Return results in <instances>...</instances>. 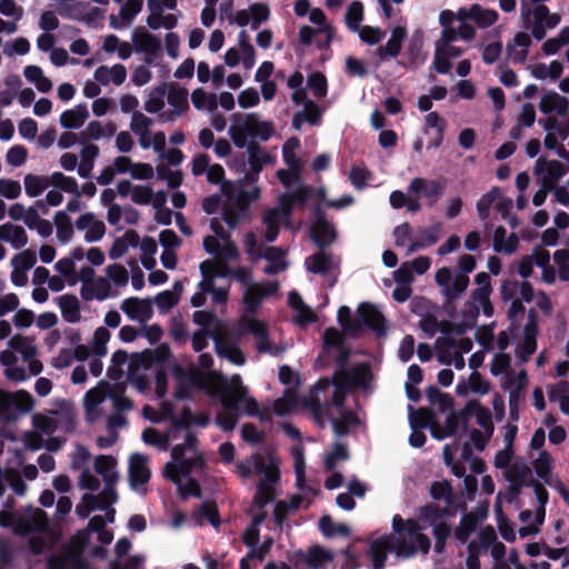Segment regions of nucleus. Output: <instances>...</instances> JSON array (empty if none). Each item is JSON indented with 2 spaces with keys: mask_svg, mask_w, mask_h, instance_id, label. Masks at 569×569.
I'll return each instance as SVG.
<instances>
[{
  "mask_svg": "<svg viewBox=\"0 0 569 569\" xmlns=\"http://www.w3.org/2000/svg\"><path fill=\"white\" fill-rule=\"evenodd\" d=\"M142 440L147 445L157 447L158 449H160L162 451L168 450L169 445H170L169 435L161 433L154 428H147L146 430H143Z\"/></svg>",
  "mask_w": 569,
  "mask_h": 569,
  "instance_id": "774afa93",
  "label": "nucleus"
},
{
  "mask_svg": "<svg viewBox=\"0 0 569 569\" xmlns=\"http://www.w3.org/2000/svg\"><path fill=\"white\" fill-rule=\"evenodd\" d=\"M472 21H475L479 28H488L497 22L498 12L493 9H485L479 4H472Z\"/></svg>",
  "mask_w": 569,
  "mask_h": 569,
  "instance_id": "052dcab7",
  "label": "nucleus"
},
{
  "mask_svg": "<svg viewBox=\"0 0 569 569\" xmlns=\"http://www.w3.org/2000/svg\"><path fill=\"white\" fill-rule=\"evenodd\" d=\"M335 558L336 555L333 552L315 545L308 548L307 551L297 553L295 566L297 569H303V567L321 569L326 563L332 562Z\"/></svg>",
  "mask_w": 569,
  "mask_h": 569,
  "instance_id": "9b49d317",
  "label": "nucleus"
},
{
  "mask_svg": "<svg viewBox=\"0 0 569 569\" xmlns=\"http://www.w3.org/2000/svg\"><path fill=\"white\" fill-rule=\"evenodd\" d=\"M446 128L447 122L438 112L430 111L426 114L422 131L425 134L430 136L427 144L428 149H438L442 144Z\"/></svg>",
  "mask_w": 569,
  "mask_h": 569,
  "instance_id": "a211bd4d",
  "label": "nucleus"
},
{
  "mask_svg": "<svg viewBox=\"0 0 569 569\" xmlns=\"http://www.w3.org/2000/svg\"><path fill=\"white\" fill-rule=\"evenodd\" d=\"M441 228V222H437L428 228H420L418 230L419 237L408 246V253H412L419 249L428 248L437 243Z\"/></svg>",
  "mask_w": 569,
  "mask_h": 569,
  "instance_id": "473e14b6",
  "label": "nucleus"
},
{
  "mask_svg": "<svg viewBox=\"0 0 569 569\" xmlns=\"http://www.w3.org/2000/svg\"><path fill=\"white\" fill-rule=\"evenodd\" d=\"M131 41L134 52L143 54V62L147 66L156 63L157 59L161 56L160 39L143 27H138L133 30Z\"/></svg>",
  "mask_w": 569,
  "mask_h": 569,
  "instance_id": "1a4fd4ad",
  "label": "nucleus"
},
{
  "mask_svg": "<svg viewBox=\"0 0 569 569\" xmlns=\"http://www.w3.org/2000/svg\"><path fill=\"white\" fill-rule=\"evenodd\" d=\"M462 53L463 49L455 46L453 42L435 43L433 69L440 74H447L452 68L450 60Z\"/></svg>",
  "mask_w": 569,
  "mask_h": 569,
  "instance_id": "6ab92c4d",
  "label": "nucleus"
},
{
  "mask_svg": "<svg viewBox=\"0 0 569 569\" xmlns=\"http://www.w3.org/2000/svg\"><path fill=\"white\" fill-rule=\"evenodd\" d=\"M299 146V140L297 138H291L282 147L283 161L293 171L301 170L300 159L297 157L295 151Z\"/></svg>",
  "mask_w": 569,
  "mask_h": 569,
  "instance_id": "0e129e2a",
  "label": "nucleus"
},
{
  "mask_svg": "<svg viewBox=\"0 0 569 569\" xmlns=\"http://www.w3.org/2000/svg\"><path fill=\"white\" fill-rule=\"evenodd\" d=\"M54 224L58 241L62 244L70 242L73 237V226L69 216L64 211H58L54 216Z\"/></svg>",
  "mask_w": 569,
  "mask_h": 569,
  "instance_id": "864d4df0",
  "label": "nucleus"
},
{
  "mask_svg": "<svg viewBox=\"0 0 569 569\" xmlns=\"http://www.w3.org/2000/svg\"><path fill=\"white\" fill-rule=\"evenodd\" d=\"M446 349L442 350V346L440 340H437V351L438 358L441 363L453 365V367L458 370L463 369L465 359L461 352H457L456 350V341L455 340H446L445 341Z\"/></svg>",
  "mask_w": 569,
  "mask_h": 569,
  "instance_id": "a19ab883",
  "label": "nucleus"
},
{
  "mask_svg": "<svg viewBox=\"0 0 569 569\" xmlns=\"http://www.w3.org/2000/svg\"><path fill=\"white\" fill-rule=\"evenodd\" d=\"M319 529L327 538L336 536L347 537L350 535V528L346 523H336L329 516H322L320 518Z\"/></svg>",
  "mask_w": 569,
  "mask_h": 569,
  "instance_id": "4d7b16f0",
  "label": "nucleus"
},
{
  "mask_svg": "<svg viewBox=\"0 0 569 569\" xmlns=\"http://www.w3.org/2000/svg\"><path fill=\"white\" fill-rule=\"evenodd\" d=\"M406 36L407 32L403 28H395L387 43L377 48L376 56H378L381 60L398 57L401 51L402 41L406 38Z\"/></svg>",
  "mask_w": 569,
  "mask_h": 569,
  "instance_id": "f704fd0d",
  "label": "nucleus"
},
{
  "mask_svg": "<svg viewBox=\"0 0 569 569\" xmlns=\"http://www.w3.org/2000/svg\"><path fill=\"white\" fill-rule=\"evenodd\" d=\"M110 290L111 286L108 279L98 277L87 282L86 286H81L80 295L86 301L94 299L101 301L109 297Z\"/></svg>",
  "mask_w": 569,
  "mask_h": 569,
  "instance_id": "c756f323",
  "label": "nucleus"
},
{
  "mask_svg": "<svg viewBox=\"0 0 569 569\" xmlns=\"http://www.w3.org/2000/svg\"><path fill=\"white\" fill-rule=\"evenodd\" d=\"M475 268V257L471 254H462L458 259L459 271L453 273L450 268L442 267L436 272L435 280L440 287L441 295L446 298V308L459 299L467 290L470 283L468 273L472 272Z\"/></svg>",
  "mask_w": 569,
  "mask_h": 569,
  "instance_id": "423d86ee",
  "label": "nucleus"
},
{
  "mask_svg": "<svg viewBox=\"0 0 569 569\" xmlns=\"http://www.w3.org/2000/svg\"><path fill=\"white\" fill-rule=\"evenodd\" d=\"M203 466L204 457L198 448V438L188 431L183 442L171 449V460L166 463L163 476L172 482H178L182 478L199 473Z\"/></svg>",
  "mask_w": 569,
  "mask_h": 569,
  "instance_id": "39448f33",
  "label": "nucleus"
},
{
  "mask_svg": "<svg viewBox=\"0 0 569 569\" xmlns=\"http://www.w3.org/2000/svg\"><path fill=\"white\" fill-rule=\"evenodd\" d=\"M391 529V533L387 536L397 558L409 559L419 552L427 555L430 551V538L422 532L425 527L418 520L413 518L403 519L400 515H395Z\"/></svg>",
  "mask_w": 569,
  "mask_h": 569,
  "instance_id": "20e7f679",
  "label": "nucleus"
},
{
  "mask_svg": "<svg viewBox=\"0 0 569 569\" xmlns=\"http://www.w3.org/2000/svg\"><path fill=\"white\" fill-rule=\"evenodd\" d=\"M248 170L243 179L237 184H222V193L227 197L223 206V219L231 229H236L241 221L249 217L250 203L259 199L260 188L257 186L259 174L263 167L273 161L257 141H250L247 147Z\"/></svg>",
  "mask_w": 569,
  "mask_h": 569,
  "instance_id": "f257e3e1",
  "label": "nucleus"
},
{
  "mask_svg": "<svg viewBox=\"0 0 569 569\" xmlns=\"http://www.w3.org/2000/svg\"><path fill=\"white\" fill-rule=\"evenodd\" d=\"M166 89L163 86L154 87L144 101V110L149 113H158L164 107Z\"/></svg>",
  "mask_w": 569,
  "mask_h": 569,
  "instance_id": "e2e57ef3",
  "label": "nucleus"
},
{
  "mask_svg": "<svg viewBox=\"0 0 569 569\" xmlns=\"http://www.w3.org/2000/svg\"><path fill=\"white\" fill-rule=\"evenodd\" d=\"M535 172L540 176L541 184L553 189L557 182L567 173V169L558 160L539 158L535 164Z\"/></svg>",
  "mask_w": 569,
  "mask_h": 569,
  "instance_id": "dca6fc26",
  "label": "nucleus"
},
{
  "mask_svg": "<svg viewBox=\"0 0 569 569\" xmlns=\"http://www.w3.org/2000/svg\"><path fill=\"white\" fill-rule=\"evenodd\" d=\"M429 492L433 500H445L446 507L455 509V497L452 495V487L448 480L433 481L430 485Z\"/></svg>",
  "mask_w": 569,
  "mask_h": 569,
  "instance_id": "6e6d98bb",
  "label": "nucleus"
},
{
  "mask_svg": "<svg viewBox=\"0 0 569 569\" xmlns=\"http://www.w3.org/2000/svg\"><path fill=\"white\" fill-rule=\"evenodd\" d=\"M539 109L546 114L555 113L557 116H565L569 109V100L555 91H549L542 94Z\"/></svg>",
  "mask_w": 569,
  "mask_h": 569,
  "instance_id": "cd10ccee",
  "label": "nucleus"
},
{
  "mask_svg": "<svg viewBox=\"0 0 569 569\" xmlns=\"http://www.w3.org/2000/svg\"><path fill=\"white\" fill-rule=\"evenodd\" d=\"M289 217L280 204L270 208L263 213L262 223L266 227L264 239L267 242H273L277 239L281 221L289 219Z\"/></svg>",
  "mask_w": 569,
  "mask_h": 569,
  "instance_id": "bb28decb",
  "label": "nucleus"
},
{
  "mask_svg": "<svg viewBox=\"0 0 569 569\" xmlns=\"http://www.w3.org/2000/svg\"><path fill=\"white\" fill-rule=\"evenodd\" d=\"M153 120L140 111H134L131 116L130 129L138 136L139 144L142 149L150 148V132Z\"/></svg>",
  "mask_w": 569,
  "mask_h": 569,
  "instance_id": "7c9ffc66",
  "label": "nucleus"
},
{
  "mask_svg": "<svg viewBox=\"0 0 569 569\" xmlns=\"http://www.w3.org/2000/svg\"><path fill=\"white\" fill-rule=\"evenodd\" d=\"M492 290H487L485 288H476L470 292L469 300L477 303L478 307H481V311L486 317H491L493 315V306L490 301Z\"/></svg>",
  "mask_w": 569,
  "mask_h": 569,
  "instance_id": "bf43d9fd",
  "label": "nucleus"
},
{
  "mask_svg": "<svg viewBox=\"0 0 569 569\" xmlns=\"http://www.w3.org/2000/svg\"><path fill=\"white\" fill-rule=\"evenodd\" d=\"M509 483L516 486H529L535 481L530 467L523 461H516L505 472Z\"/></svg>",
  "mask_w": 569,
  "mask_h": 569,
  "instance_id": "4c0bfd02",
  "label": "nucleus"
},
{
  "mask_svg": "<svg viewBox=\"0 0 569 569\" xmlns=\"http://www.w3.org/2000/svg\"><path fill=\"white\" fill-rule=\"evenodd\" d=\"M51 186L61 191L73 194L77 198L81 197L77 180L73 177L63 174L60 171L51 173Z\"/></svg>",
  "mask_w": 569,
  "mask_h": 569,
  "instance_id": "5fc2aeb1",
  "label": "nucleus"
},
{
  "mask_svg": "<svg viewBox=\"0 0 569 569\" xmlns=\"http://www.w3.org/2000/svg\"><path fill=\"white\" fill-rule=\"evenodd\" d=\"M519 239L516 233L507 238V231L503 227H498L493 232L492 248L496 252L511 254L517 250Z\"/></svg>",
  "mask_w": 569,
  "mask_h": 569,
  "instance_id": "58836bf2",
  "label": "nucleus"
},
{
  "mask_svg": "<svg viewBox=\"0 0 569 569\" xmlns=\"http://www.w3.org/2000/svg\"><path fill=\"white\" fill-rule=\"evenodd\" d=\"M143 7V0H127L120 8L119 14H111L109 24L114 30H122L131 24L133 19L140 13Z\"/></svg>",
  "mask_w": 569,
  "mask_h": 569,
  "instance_id": "5701e85b",
  "label": "nucleus"
},
{
  "mask_svg": "<svg viewBox=\"0 0 569 569\" xmlns=\"http://www.w3.org/2000/svg\"><path fill=\"white\" fill-rule=\"evenodd\" d=\"M216 351L220 357L228 358L232 363L241 366L246 362L243 352L233 342L214 338Z\"/></svg>",
  "mask_w": 569,
  "mask_h": 569,
  "instance_id": "c03bdc74",
  "label": "nucleus"
},
{
  "mask_svg": "<svg viewBox=\"0 0 569 569\" xmlns=\"http://www.w3.org/2000/svg\"><path fill=\"white\" fill-rule=\"evenodd\" d=\"M277 290L278 284L276 282H267L263 284L257 283L244 289L242 293V301L246 313L250 316L254 315L262 299L272 296Z\"/></svg>",
  "mask_w": 569,
  "mask_h": 569,
  "instance_id": "4468645a",
  "label": "nucleus"
},
{
  "mask_svg": "<svg viewBox=\"0 0 569 569\" xmlns=\"http://www.w3.org/2000/svg\"><path fill=\"white\" fill-rule=\"evenodd\" d=\"M216 389L222 407V410L217 413L216 422L223 431H232L242 415L250 417L260 415L257 400L248 396V388L243 386L239 375H233L228 380L217 376Z\"/></svg>",
  "mask_w": 569,
  "mask_h": 569,
  "instance_id": "f03ea898",
  "label": "nucleus"
},
{
  "mask_svg": "<svg viewBox=\"0 0 569 569\" xmlns=\"http://www.w3.org/2000/svg\"><path fill=\"white\" fill-rule=\"evenodd\" d=\"M48 529V518L43 510L37 509L29 519L19 517L16 519L12 532L17 536H28L32 532H44Z\"/></svg>",
  "mask_w": 569,
  "mask_h": 569,
  "instance_id": "aec40b11",
  "label": "nucleus"
},
{
  "mask_svg": "<svg viewBox=\"0 0 569 569\" xmlns=\"http://www.w3.org/2000/svg\"><path fill=\"white\" fill-rule=\"evenodd\" d=\"M26 194L30 198L40 196L46 189L51 186V174L38 176L28 173L23 179Z\"/></svg>",
  "mask_w": 569,
  "mask_h": 569,
  "instance_id": "de8ad7c7",
  "label": "nucleus"
},
{
  "mask_svg": "<svg viewBox=\"0 0 569 569\" xmlns=\"http://www.w3.org/2000/svg\"><path fill=\"white\" fill-rule=\"evenodd\" d=\"M89 118L87 103H79L73 109L66 110L60 116V124L66 129H79Z\"/></svg>",
  "mask_w": 569,
  "mask_h": 569,
  "instance_id": "e433bc0d",
  "label": "nucleus"
},
{
  "mask_svg": "<svg viewBox=\"0 0 569 569\" xmlns=\"http://www.w3.org/2000/svg\"><path fill=\"white\" fill-rule=\"evenodd\" d=\"M191 101L196 109L213 112L218 108V100L214 93H208L202 88H197L191 93Z\"/></svg>",
  "mask_w": 569,
  "mask_h": 569,
  "instance_id": "603ef678",
  "label": "nucleus"
},
{
  "mask_svg": "<svg viewBox=\"0 0 569 569\" xmlns=\"http://www.w3.org/2000/svg\"><path fill=\"white\" fill-rule=\"evenodd\" d=\"M363 19V4L360 1H353L350 3V6L347 9L346 12V24L347 27L356 32L358 31L360 27V22Z\"/></svg>",
  "mask_w": 569,
  "mask_h": 569,
  "instance_id": "338daca9",
  "label": "nucleus"
},
{
  "mask_svg": "<svg viewBox=\"0 0 569 569\" xmlns=\"http://www.w3.org/2000/svg\"><path fill=\"white\" fill-rule=\"evenodd\" d=\"M116 132L117 126L112 121L103 124L102 122L94 120L89 122L86 128V134L93 140H98L103 137L110 138L114 136Z\"/></svg>",
  "mask_w": 569,
  "mask_h": 569,
  "instance_id": "13d9d810",
  "label": "nucleus"
},
{
  "mask_svg": "<svg viewBox=\"0 0 569 569\" xmlns=\"http://www.w3.org/2000/svg\"><path fill=\"white\" fill-rule=\"evenodd\" d=\"M47 566L48 569H87L86 561L74 551L66 555H52L48 559Z\"/></svg>",
  "mask_w": 569,
  "mask_h": 569,
  "instance_id": "c9c22d12",
  "label": "nucleus"
},
{
  "mask_svg": "<svg viewBox=\"0 0 569 569\" xmlns=\"http://www.w3.org/2000/svg\"><path fill=\"white\" fill-rule=\"evenodd\" d=\"M478 518L475 513H465L453 531V538L458 546L465 545L470 536L477 530Z\"/></svg>",
  "mask_w": 569,
  "mask_h": 569,
  "instance_id": "37998d69",
  "label": "nucleus"
},
{
  "mask_svg": "<svg viewBox=\"0 0 569 569\" xmlns=\"http://www.w3.org/2000/svg\"><path fill=\"white\" fill-rule=\"evenodd\" d=\"M500 297L505 302L522 299L529 303L533 300V289L527 280L505 279L500 286Z\"/></svg>",
  "mask_w": 569,
  "mask_h": 569,
  "instance_id": "2eb2a0df",
  "label": "nucleus"
},
{
  "mask_svg": "<svg viewBox=\"0 0 569 569\" xmlns=\"http://www.w3.org/2000/svg\"><path fill=\"white\" fill-rule=\"evenodd\" d=\"M33 407L32 398L27 393H10L0 390V420L13 421L29 412Z\"/></svg>",
  "mask_w": 569,
  "mask_h": 569,
  "instance_id": "6e6552de",
  "label": "nucleus"
},
{
  "mask_svg": "<svg viewBox=\"0 0 569 569\" xmlns=\"http://www.w3.org/2000/svg\"><path fill=\"white\" fill-rule=\"evenodd\" d=\"M532 41L528 33L519 31L507 43L506 51L512 63H523L527 60Z\"/></svg>",
  "mask_w": 569,
  "mask_h": 569,
  "instance_id": "a878e982",
  "label": "nucleus"
},
{
  "mask_svg": "<svg viewBox=\"0 0 569 569\" xmlns=\"http://www.w3.org/2000/svg\"><path fill=\"white\" fill-rule=\"evenodd\" d=\"M455 513L456 509L450 507L440 508L436 503H428L419 508L420 520L427 522L431 527L439 523L441 519L453 516Z\"/></svg>",
  "mask_w": 569,
  "mask_h": 569,
  "instance_id": "79ce46f5",
  "label": "nucleus"
},
{
  "mask_svg": "<svg viewBox=\"0 0 569 569\" xmlns=\"http://www.w3.org/2000/svg\"><path fill=\"white\" fill-rule=\"evenodd\" d=\"M338 418H330L333 432L337 437H345L350 432V428L356 427L360 423L358 415L352 410L338 411Z\"/></svg>",
  "mask_w": 569,
  "mask_h": 569,
  "instance_id": "ea45409f",
  "label": "nucleus"
},
{
  "mask_svg": "<svg viewBox=\"0 0 569 569\" xmlns=\"http://www.w3.org/2000/svg\"><path fill=\"white\" fill-rule=\"evenodd\" d=\"M501 191L498 187L492 188L488 192L481 196V198L477 202V211L481 221L485 222V228H489V222H487L490 213V208L493 203H497L498 199H500Z\"/></svg>",
  "mask_w": 569,
  "mask_h": 569,
  "instance_id": "8fccbe9b",
  "label": "nucleus"
},
{
  "mask_svg": "<svg viewBox=\"0 0 569 569\" xmlns=\"http://www.w3.org/2000/svg\"><path fill=\"white\" fill-rule=\"evenodd\" d=\"M522 28L531 31V36L540 41L546 37L545 20L548 18V8L537 4L531 8L527 0L520 1Z\"/></svg>",
  "mask_w": 569,
  "mask_h": 569,
  "instance_id": "9d476101",
  "label": "nucleus"
},
{
  "mask_svg": "<svg viewBox=\"0 0 569 569\" xmlns=\"http://www.w3.org/2000/svg\"><path fill=\"white\" fill-rule=\"evenodd\" d=\"M127 78V69L123 64L117 63L109 68L108 66H100L94 71V79L102 86L113 83L121 86Z\"/></svg>",
  "mask_w": 569,
  "mask_h": 569,
  "instance_id": "c85d7f7f",
  "label": "nucleus"
},
{
  "mask_svg": "<svg viewBox=\"0 0 569 569\" xmlns=\"http://www.w3.org/2000/svg\"><path fill=\"white\" fill-rule=\"evenodd\" d=\"M74 226L79 231H86L84 241L88 243L99 241L106 233L103 221L97 219L92 212L81 214Z\"/></svg>",
  "mask_w": 569,
  "mask_h": 569,
  "instance_id": "4be33fe9",
  "label": "nucleus"
},
{
  "mask_svg": "<svg viewBox=\"0 0 569 569\" xmlns=\"http://www.w3.org/2000/svg\"><path fill=\"white\" fill-rule=\"evenodd\" d=\"M59 307L67 322L74 323L80 320V306L77 297L71 295L61 296L59 298Z\"/></svg>",
  "mask_w": 569,
  "mask_h": 569,
  "instance_id": "3c124183",
  "label": "nucleus"
},
{
  "mask_svg": "<svg viewBox=\"0 0 569 569\" xmlns=\"http://www.w3.org/2000/svg\"><path fill=\"white\" fill-rule=\"evenodd\" d=\"M357 315L360 325L375 331L379 336L386 333L385 317L373 305L368 302L360 303L357 309Z\"/></svg>",
  "mask_w": 569,
  "mask_h": 569,
  "instance_id": "412c9836",
  "label": "nucleus"
},
{
  "mask_svg": "<svg viewBox=\"0 0 569 569\" xmlns=\"http://www.w3.org/2000/svg\"><path fill=\"white\" fill-rule=\"evenodd\" d=\"M445 189V182L440 180H428L420 177L413 178L408 186L409 193H422L430 206L438 202Z\"/></svg>",
  "mask_w": 569,
  "mask_h": 569,
  "instance_id": "f3484780",
  "label": "nucleus"
},
{
  "mask_svg": "<svg viewBox=\"0 0 569 569\" xmlns=\"http://www.w3.org/2000/svg\"><path fill=\"white\" fill-rule=\"evenodd\" d=\"M306 269L312 273L327 274L332 267V256L327 252H318L305 260Z\"/></svg>",
  "mask_w": 569,
  "mask_h": 569,
  "instance_id": "09e8293b",
  "label": "nucleus"
},
{
  "mask_svg": "<svg viewBox=\"0 0 569 569\" xmlns=\"http://www.w3.org/2000/svg\"><path fill=\"white\" fill-rule=\"evenodd\" d=\"M0 241L19 250L28 243V234L23 227L7 222L0 226Z\"/></svg>",
  "mask_w": 569,
  "mask_h": 569,
  "instance_id": "2f4dec72",
  "label": "nucleus"
},
{
  "mask_svg": "<svg viewBox=\"0 0 569 569\" xmlns=\"http://www.w3.org/2000/svg\"><path fill=\"white\" fill-rule=\"evenodd\" d=\"M151 477L148 458L141 453H133L129 460V480L133 490L146 492V485Z\"/></svg>",
  "mask_w": 569,
  "mask_h": 569,
  "instance_id": "ddd939ff",
  "label": "nucleus"
},
{
  "mask_svg": "<svg viewBox=\"0 0 569 569\" xmlns=\"http://www.w3.org/2000/svg\"><path fill=\"white\" fill-rule=\"evenodd\" d=\"M312 189L302 182L298 181L288 192L279 197V204L284 208L287 216H291L292 207L295 203L306 204L310 199Z\"/></svg>",
  "mask_w": 569,
  "mask_h": 569,
  "instance_id": "b1692460",
  "label": "nucleus"
},
{
  "mask_svg": "<svg viewBox=\"0 0 569 569\" xmlns=\"http://www.w3.org/2000/svg\"><path fill=\"white\" fill-rule=\"evenodd\" d=\"M254 468L258 472L263 473V477L258 483V487H261L270 491H274V486L279 480L278 471L270 467H267L263 461H257L254 463Z\"/></svg>",
  "mask_w": 569,
  "mask_h": 569,
  "instance_id": "69168bd1",
  "label": "nucleus"
},
{
  "mask_svg": "<svg viewBox=\"0 0 569 569\" xmlns=\"http://www.w3.org/2000/svg\"><path fill=\"white\" fill-rule=\"evenodd\" d=\"M99 156V148L96 144H87L80 151V162L78 166V174L88 179L91 177L94 167V160Z\"/></svg>",
  "mask_w": 569,
  "mask_h": 569,
  "instance_id": "a18cd8bd",
  "label": "nucleus"
},
{
  "mask_svg": "<svg viewBox=\"0 0 569 569\" xmlns=\"http://www.w3.org/2000/svg\"><path fill=\"white\" fill-rule=\"evenodd\" d=\"M8 345L10 349L0 352V363L8 380L21 382L42 371V362L36 359L37 348L28 338L14 336Z\"/></svg>",
  "mask_w": 569,
  "mask_h": 569,
  "instance_id": "7ed1b4c3",
  "label": "nucleus"
},
{
  "mask_svg": "<svg viewBox=\"0 0 569 569\" xmlns=\"http://www.w3.org/2000/svg\"><path fill=\"white\" fill-rule=\"evenodd\" d=\"M94 470L102 478L104 483L116 485L118 473L116 471V460L110 456H98L94 460Z\"/></svg>",
  "mask_w": 569,
  "mask_h": 569,
  "instance_id": "49530a36",
  "label": "nucleus"
},
{
  "mask_svg": "<svg viewBox=\"0 0 569 569\" xmlns=\"http://www.w3.org/2000/svg\"><path fill=\"white\" fill-rule=\"evenodd\" d=\"M274 132L270 121H261L256 112L246 116H234V122L229 127L228 133L237 148L243 149L250 141L269 140Z\"/></svg>",
  "mask_w": 569,
  "mask_h": 569,
  "instance_id": "0eeeda50",
  "label": "nucleus"
},
{
  "mask_svg": "<svg viewBox=\"0 0 569 569\" xmlns=\"http://www.w3.org/2000/svg\"><path fill=\"white\" fill-rule=\"evenodd\" d=\"M393 553V547L387 535H383L370 542L368 556L371 561L372 569H383L388 558V553Z\"/></svg>",
  "mask_w": 569,
  "mask_h": 569,
  "instance_id": "393cba45",
  "label": "nucleus"
},
{
  "mask_svg": "<svg viewBox=\"0 0 569 569\" xmlns=\"http://www.w3.org/2000/svg\"><path fill=\"white\" fill-rule=\"evenodd\" d=\"M121 310L131 320L143 322L151 317L150 305L139 298H128L121 303Z\"/></svg>",
  "mask_w": 569,
  "mask_h": 569,
  "instance_id": "72a5a7b5",
  "label": "nucleus"
},
{
  "mask_svg": "<svg viewBox=\"0 0 569 569\" xmlns=\"http://www.w3.org/2000/svg\"><path fill=\"white\" fill-rule=\"evenodd\" d=\"M309 20L311 23L317 24L321 27V31H323L327 34V40L323 44H319V48H327L330 46L332 41V31L333 28L330 24H327V17L322 9L320 8H313L309 12Z\"/></svg>",
  "mask_w": 569,
  "mask_h": 569,
  "instance_id": "680f3d73",
  "label": "nucleus"
},
{
  "mask_svg": "<svg viewBox=\"0 0 569 569\" xmlns=\"http://www.w3.org/2000/svg\"><path fill=\"white\" fill-rule=\"evenodd\" d=\"M315 216L316 219L311 224V239L320 249H325L336 240L337 231L320 208L316 209Z\"/></svg>",
  "mask_w": 569,
  "mask_h": 569,
  "instance_id": "f8f14e48",
  "label": "nucleus"
}]
</instances>
